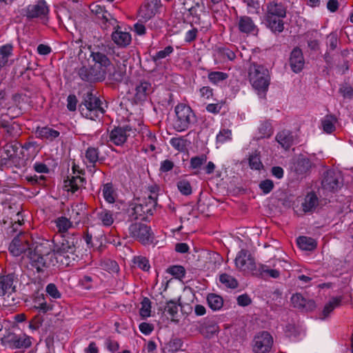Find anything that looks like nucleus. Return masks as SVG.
<instances>
[{"mask_svg":"<svg viewBox=\"0 0 353 353\" xmlns=\"http://www.w3.org/2000/svg\"><path fill=\"white\" fill-rule=\"evenodd\" d=\"M208 78L212 83L216 85L227 79L228 78V74L225 72L219 71L210 72L208 73Z\"/></svg>","mask_w":353,"mask_h":353,"instance_id":"obj_46","label":"nucleus"},{"mask_svg":"<svg viewBox=\"0 0 353 353\" xmlns=\"http://www.w3.org/2000/svg\"><path fill=\"white\" fill-rule=\"evenodd\" d=\"M30 263L32 267L37 270V272H43V268L46 266V261L44 256L36 251L30 252Z\"/></svg>","mask_w":353,"mask_h":353,"instance_id":"obj_31","label":"nucleus"},{"mask_svg":"<svg viewBox=\"0 0 353 353\" xmlns=\"http://www.w3.org/2000/svg\"><path fill=\"white\" fill-rule=\"evenodd\" d=\"M321 184L325 190L333 192L337 191L342 185L341 174L333 170L326 171L324 173Z\"/></svg>","mask_w":353,"mask_h":353,"instance_id":"obj_15","label":"nucleus"},{"mask_svg":"<svg viewBox=\"0 0 353 353\" xmlns=\"http://www.w3.org/2000/svg\"><path fill=\"white\" fill-rule=\"evenodd\" d=\"M84 214L82 207L76 205L72 208L69 219H72L75 223H79L84 216Z\"/></svg>","mask_w":353,"mask_h":353,"instance_id":"obj_49","label":"nucleus"},{"mask_svg":"<svg viewBox=\"0 0 353 353\" xmlns=\"http://www.w3.org/2000/svg\"><path fill=\"white\" fill-rule=\"evenodd\" d=\"M0 128L4 130L3 139L8 141H12L21 135L20 125L7 119L6 115L0 116Z\"/></svg>","mask_w":353,"mask_h":353,"instance_id":"obj_14","label":"nucleus"},{"mask_svg":"<svg viewBox=\"0 0 353 353\" xmlns=\"http://www.w3.org/2000/svg\"><path fill=\"white\" fill-rule=\"evenodd\" d=\"M20 144L16 141H8L3 146V153L5 157L0 159L1 165L8 164H14L19 162V157L17 153Z\"/></svg>","mask_w":353,"mask_h":353,"instance_id":"obj_16","label":"nucleus"},{"mask_svg":"<svg viewBox=\"0 0 353 353\" xmlns=\"http://www.w3.org/2000/svg\"><path fill=\"white\" fill-rule=\"evenodd\" d=\"M130 236L143 245L152 243L153 233L151 228L142 223H134L130 224L128 228Z\"/></svg>","mask_w":353,"mask_h":353,"instance_id":"obj_8","label":"nucleus"},{"mask_svg":"<svg viewBox=\"0 0 353 353\" xmlns=\"http://www.w3.org/2000/svg\"><path fill=\"white\" fill-rule=\"evenodd\" d=\"M342 300L343 297L341 296L332 297L330 301L324 306L322 312L323 316L322 319L327 317L336 307H339L341 305Z\"/></svg>","mask_w":353,"mask_h":353,"instance_id":"obj_34","label":"nucleus"},{"mask_svg":"<svg viewBox=\"0 0 353 353\" xmlns=\"http://www.w3.org/2000/svg\"><path fill=\"white\" fill-rule=\"evenodd\" d=\"M134 263L138 268H139L141 270L145 271V272L149 271V270L150 268V265L149 263V261L145 256H135L134 258Z\"/></svg>","mask_w":353,"mask_h":353,"instance_id":"obj_53","label":"nucleus"},{"mask_svg":"<svg viewBox=\"0 0 353 353\" xmlns=\"http://www.w3.org/2000/svg\"><path fill=\"white\" fill-rule=\"evenodd\" d=\"M157 13V12L153 10L148 4L141 7L139 10V15L145 20L151 19Z\"/></svg>","mask_w":353,"mask_h":353,"instance_id":"obj_57","label":"nucleus"},{"mask_svg":"<svg viewBox=\"0 0 353 353\" xmlns=\"http://www.w3.org/2000/svg\"><path fill=\"white\" fill-rule=\"evenodd\" d=\"M139 330L145 335H149L154 330L152 324L143 322L139 326Z\"/></svg>","mask_w":353,"mask_h":353,"instance_id":"obj_63","label":"nucleus"},{"mask_svg":"<svg viewBox=\"0 0 353 353\" xmlns=\"http://www.w3.org/2000/svg\"><path fill=\"white\" fill-rule=\"evenodd\" d=\"M116 23V27L112 28L114 31L112 33V39L115 44L121 48H125L131 43V34L128 32L121 30V28Z\"/></svg>","mask_w":353,"mask_h":353,"instance_id":"obj_23","label":"nucleus"},{"mask_svg":"<svg viewBox=\"0 0 353 353\" xmlns=\"http://www.w3.org/2000/svg\"><path fill=\"white\" fill-rule=\"evenodd\" d=\"M276 140L283 148L288 150L293 145L294 137L292 132L284 130L277 133Z\"/></svg>","mask_w":353,"mask_h":353,"instance_id":"obj_29","label":"nucleus"},{"mask_svg":"<svg viewBox=\"0 0 353 353\" xmlns=\"http://www.w3.org/2000/svg\"><path fill=\"white\" fill-rule=\"evenodd\" d=\"M133 130L131 126L126 125L123 127H115L110 133V141L116 145H123Z\"/></svg>","mask_w":353,"mask_h":353,"instance_id":"obj_17","label":"nucleus"},{"mask_svg":"<svg viewBox=\"0 0 353 353\" xmlns=\"http://www.w3.org/2000/svg\"><path fill=\"white\" fill-rule=\"evenodd\" d=\"M276 265H273L272 268L269 265H261L259 268V272L262 277L277 279L280 276V271L275 268Z\"/></svg>","mask_w":353,"mask_h":353,"instance_id":"obj_32","label":"nucleus"},{"mask_svg":"<svg viewBox=\"0 0 353 353\" xmlns=\"http://www.w3.org/2000/svg\"><path fill=\"white\" fill-rule=\"evenodd\" d=\"M287 15V6L281 1H272L266 4L264 14L265 26L274 34L284 30L283 19Z\"/></svg>","mask_w":353,"mask_h":353,"instance_id":"obj_3","label":"nucleus"},{"mask_svg":"<svg viewBox=\"0 0 353 353\" xmlns=\"http://www.w3.org/2000/svg\"><path fill=\"white\" fill-rule=\"evenodd\" d=\"M249 165L251 169L260 170L263 168V163L261 161L260 157L257 154H252L249 157Z\"/></svg>","mask_w":353,"mask_h":353,"instance_id":"obj_54","label":"nucleus"},{"mask_svg":"<svg viewBox=\"0 0 353 353\" xmlns=\"http://www.w3.org/2000/svg\"><path fill=\"white\" fill-rule=\"evenodd\" d=\"M85 159L90 164L89 167L94 168L99 161V150L97 148L89 147L85 151Z\"/></svg>","mask_w":353,"mask_h":353,"instance_id":"obj_38","label":"nucleus"},{"mask_svg":"<svg viewBox=\"0 0 353 353\" xmlns=\"http://www.w3.org/2000/svg\"><path fill=\"white\" fill-rule=\"evenodd\" d=\"M174 52V48L171 46H166L163 50L158 51L152 59L154 62L169 57Z\"/></svg>","mask_w":353,"mask_h":353,"instance_id":"obj_51","label":"nucleus"},{"mask_svg":"<svg viewBox=\"0 0 353 353\" xmlns=\"http://www.w3.org/2000/svg\"><path fill=\"white\" fill-rule=\"evenodd\" d=\"M174 111L176 119L174 128L177 132L185 131L196 122V115L189 105L179 103L175 107Z\"/></svg>","mask_w":353,"mask_h":353,"instance_id":"obj_7","label":"nucleus"},{"mask_svg":"<svg viewBox=\"0 0 353 353\" xmlns=\"http://www.w3.org/2000/svg\"><path fill=\"white\" fill-rule=\"evenodd\" d=\"M102 266L110 273H117L119 271V266L115 261L107 260L103 262Z\"/></svg>","mask_w":353,"mask_h":353,"instance_id":"obj_58","label":"nucleus"},{"mask_svg":"<svg viewBox=\"0 0 353 353\" xmlns=\"http://www.w3.org/2000/svg\"><path fill=\"white\" fill-rule=\"evenodd\" d=\"M18 281L14 273L0 276V296L9 298L16 292Z\"/></svg>","mask_w":353,"mask_h":353,"instance_id":"obj_12","label":"nucleus"},{"mask_svg":"<svg viewBox=\"0 0 353 353\" xmlns=\"http://www.w3.org/2000/svg\"><path fill=\"white\" fill-rule=\"evenodd\" d=\"M77 99L74 94H70L67 98V108L70 111H74L77 109Z\"/></svg>","mask_w":353,"mask_h":353,"instance_id":"obj_61","label":"nucleus"},{"mask_svg":"<svg viewBox=\"0 0 353 353\" xmlns=\"http://www.w3.org/2000/svg\"><path fill=\"white\" fill-rule=\"evenodd\" d=\"M289 63L292 70L295 73H298L303 70L305 61L302 50L299 48L296 47L291 52Z\"/></svg>","mask_w":353,"mask_h":353,"instance_id":"obj_21","label":"nucleus"},{"mask_svg":"<svg viewBox=\"0 0 353 353\" xmlns=\"http://www.w3.org/2000/svg\"><path fill=\"white\" fill-rule=\"evenodd\" d=\"M1 343L11 349H27L32 345L31 337L25 334L9 333L1 339Z\"/></svg>","mask_w":353,"mask_h":353,"instance_id":"obj_11","label":"nucleus"},{"mask_svg":"<svg viewBox=\"0 0 353 353\" xmlns=\"http://www.w3.org/2000/svg\"><path fill=\"white\" fill-rule=\"evenodd\" d=\"M198 30L196 28H193L191 30L186 32L185 34L184 40L187 43H191L194 41L197 37Z\"/></svg>","mask_w":353,"mask_h":353,"instance_id":"obj_60","label":"nucleus"},{"mask_svg":"<svg viewBox=\"0 0 353 353\" xmlns=\"http://www.w3.org/2000/svg\"><path fill=\"white\" fill-rule=\"evenodd\" d=\"M207 301L209 307L214 311L221 310L223 305V298L214 293H211L208 295Z\"/></svg>","mask_w":353,"mask_h":353,"instance_id":"obj_36","label":"nucleus"},{"mask_svg":"<svg viewBox=\"0 0 353 353\" xmlns=\"http://www.w3.org/2000/svg\"><path fill=\"white\" fill-rule=\"evenodd\" d=\"M249 79L252 87L259 94L266 93L270 81L269 70L266 68L261 65L253 64L250 68Z\"/></svg>","mask_w":353,"mask_h":353,"instance_id":"obj_6","label":"nucleus"},{"mask_svg":"<svg viewBox=\"0 0 353 353\" xmlns=\"http://www.w3.org/2000/svg\"><path fill=\"white\" fill-rule=\"evenodd\" d=\"M237 304L240 306L245 307L252 303L250 297L247 294L239 295L236 299Z\"/></svg>","mask_w":353,"mask_h":353,"instance_id":"obj_62","label":"nucleus"},{"mask_svg":"<svg viewBox=\"0 0 353 353\" xmlns=\"http://www.w3.org/2000/svg\"><path fill=\"white\" fill-rule=\"evenodd\" d=\"M219 281L225 287L234 289L238 287V281L232 276L223 273L219 276Z\"/></svg>","mask_w":353,"mask_h":353,"instance_id":"obj_42","label":"nucleus"},{"mask_svg":"<svg viewBox=\"0 0 353 353\" xmlns=\"http://www.w3.org/2000/svg\"><path fill=\"white\" fill-rule=\"evenodd\" d=\"M296 241L299 247L303 250L312 251L316 247V241L311 237L299 236Z\"/></svg>","mask_w":353,"mask_h":353,"instance_id":"obj_35","label":"nucleus"},{"mask_svg":"<svg viewBox=\"0 0 353 353\" xmlns=\"http://www.w3.org/2000/svg\"><path fill=\"white\" fill-rule=\"evenodd\" d=\"M93 214L97 223L103 227H110L114 221V212L103 208L96 209Z\"/></svg>","mask_w":353,"mask_h":353,"instance_id":"obj_20","label":"nucleus"},{"mask_svg":"<svg viewBox=\"0 0 353 353\" xmlns=\"http://www.w3.org/2000/svg\"><path fill=\"white\" fill-rule=\"evenodd\" d=\"M29 250H30L29 242L21 235L15 236L8 248L9 252L14 256H19Z\"/></svg>","mask_w":353,"mask_h":353,"instance_id":"obj_19","label":"nucleus"},{"mask_svg":"<svg viewBox=\"0 0 353 353\" xmlns=\"http://www.w3.org/2000/svg\"><path fill=\"white\" fill-rule=\"evenodd\" d=\"M273 134V129L270 123L264 121L259 127L258 139L270 138Z\"/></svg>","mask_w":353,"mask_h":353,"instance_id":"obj_41","label":"nucleus"},{"mask_svg":"<svg viewBox=\"0 0 353 353\" xmlns=\"http://www.w3.org/2000/svg\"><path fill=\"white\" fill-rule=\"evenodd\" d=\"M318 205V198L314 192L307 194L302 203L303 210L305 212H312Z\"/></svg>","mask_w":353,"mask_h":353,"instance_id":"obj_33","label":"nucleus"},{"mask_svg":"<svg viewBox=\"0 0 353 353\" xmlns=\"http://www.w3.org/2000/svg\"><path fill=\"white\" fill-rule=\"evenodd\" d=\"M79 110L83 117L94 121L105 112L102 106V101L91 91H88L83 94V100L79 106Z\"/></svg>","mask_w":353,"mask_h":353,"instance_id":"obj_4","label":"nucleus"},{"mask_svg":"<svg viewBox=\"0 0 353 353\" xmlns=\"http://www.w3.org/2000/svg\"><path fill=\"white\" fill-rule=\"evenodd\" d=\"M46 292L48 295L54 299H59L61 297V294L57 287L54 283H49L46 288Z\"/></svg>","mask_w":353,"mask_h":353,"instance_id":"obj_55","label":"nucleus"},{"mask_svg":"<svg viewBox=\"0 0 353 353\" xmlns=\"http://www.w3.org/2000/svg\"><path fill=\"white\" fill-rule=\"evenodd\" d=\"M238 28L242 33L251 34L258 32L257 26L255 25L251 17L241 16L238 19Z\"/></svg>","mask_w":353,"mask_h":353,"instance_id":"obj_26","label":"nucleus"},{"mask_svg":"<svg viewBox=\"0 0 353 353\" xmlns=\"http://www.w3.org/2000/svg\"><path fill=\"white\" fill-rule=\"evenodd\" d=\"M36 133L37 134L38 137L50 141H54L60 136L59 131L48 126L37 128Z\"/></svg>","mask_w":353,"mask_h":353,"instance_id":"obj_30","label":"nucleus"},{"mask_svg":"<svg viewBox=\"0 0 353 353\" xmlns=\"http://www.w3.org/2000/svg\"><path fill=\"white\" fill-rule=\"evenodd\" d=\"M208 157L205 154L193 157L190 161V168L194 170V174H198L202 165L207 162Z\"/></svg>","mask_w":353,"mask_h":353,"instance_id":"obj_37","label":"nucleus"},{"mask_svg":"<svg viewBox=\"0 0 353 353\" xmlns=\"http://www.w3.org/2000/svg\"><path fill=\"white\" fill-rule=\"evenodd\" d=\"M49 8L44 0H39L34 4L27 6L26 16L29 19L43 17L48 15Z\"/></svg>","mask_w":353,"mask_h":353,"instance_id":"obj_18","label":"nucleus"},{"mask_svg":"<svg viewBox=\"0 0 353 353\" xmlns=\"http://www.w3.org/2000/svg\"><path fill=\"white\" fill-rule=\"evenodd\" d=\"M311 167L310 161L307 158L299 159L296 163L295 170L299 174L305 173Z\"/></svg>","mask_w":353,"mask_h":353,"instance_id":"obj_47","label":"nucleus"},{"mask_svg":"<svg viewBox=\"0 0 353 353\" xmlns=\"http://www.w3.org/2000/svg\"><path fill=\"white\" fill-rule=\"evenodd\" d=\"M56 227V234H70L68 230L72 227V222L65 216H61L52 221Z\"/></svg>","mask_w":353,"mask_h":353,"instance_id":"obj_28","label":"nucleus"},{"mask_svg":"<svg viewBox=\"0 0 353 353\" xmlns=\"http://www.w3.org/2000/svg\"><path fill=\"white\" fill-rule=\"evenodd\" d=\"M199 93L201 97L208 99L213 95V89L210 86H203L199 89Z\"/></svg>","mask_w":353,"mask_h":353,"instance_id":"obj_64","label":"nucleus"},{"mask_svg":"<svg viewBox=\"0 0 353 353\" xmlns=\"http://www.w3.org/2000/svg\"><path fill=\"white\" fill-rule=\"evenodd\" d=\"M274 182L270 179L263 180L259 184V188L264 194H269L274 189Z\"/></svg>","mask_w":353,"mask_h":353,"instance_id":"obj_56","label":"nucleus"},{"mask_svg":"<svg viewBox=\"0 0 353 353\" xmlns=\"http://www.w3.org/2000/svg\"><path fill=\"white\" fill-rule=\"evenodd\" d=\"M180 303H177L174 300H170L166 302V305L164 307L163 312L167 313L171 318L172 321L174 320L178 314V307Z\"/></svg>","mask_w":353,"mask_h":353,"instance_id":"obj_40","label":"nucleus"},{"mask_svg":"<svg viewBox=\"0 0 353 353\" xmlns=\"http://www.w3.org/2000/svg\"><path fill=\"white\" fill-rule=\"evenodd\" d=\"M154 91V85L150 81L142 79L137 81L134 88V101L136 103L146 101Z\"/></svg>","mask_w":353,"mask_h":353,"instance_id":"obj_10","label":"nucleus"},{"mask_svg":"<svg viewBox=\"0 0 353 353\" xmlns=\"http://www.w3.org/2000/svg\"><path fill=\"white\" fill-rule=\"evenodd\" d=\"M171 145L179 152H183L186 148V140L182 137H173L170 139Z\"/></svg>","mask_w":353,"mask_h":353,"instance_id":"obj_52","label":"nucleus"},{"mask_svg":"<svg viewBox=\"0 0 353 353\" xmlns=\"http://www.w3.org/2000/svg\"><path fill=\"white\" fill-rule=\"evenodd\" d=\"M157 205V196L149 195L148 197L137 199L131 204L130 216L132 219L146 220L153 214Z\"/></svg>","mask_w":353,"mask_h":353,"instance_id":"obj_5","label":"nucleus"},{"mask_svg":"<svg viewBox=\"0 0 353 353\" xmlns=\"http://www.w3.org/2000/svg\"><path fill=\"white\" fill-rule=\"evenodd\" d=\"M232 139V130L228 128H222L217 134L216 137V143L223 144L230 141Z\"/></svg>","mask_w":353,"mask_h":353,"instance_id":"obj_44","label":"nucleus"},{"mask_svg":"<svg viewBox=\"0 0 353 353\" xmlns=\"http://www.w3.org/2000/svg\"><path fill=\"white\" fill-rule=\"evenodd\" d=\"M235 265L240 270L250 269L253 265V260L250 258L246 250L239 251L235 258Z\"/></svg>","mask_w":353,"mask_h":353,"instance_id":"obj_25","label":"nucleus"},{"mask_svg":"<svg viewBox=\"0 0 353 353\" xmlns=\"http://www.w3.org/2000/svg\"><path fill=\"white\" fill-rule=\"evenodd\" d=\"M273 344V338L265 331L259 332L253 341V352L254 353H268Z\"/></svg>","mask_w":353,"mask_h":353,"instance_id":"obj_13","label":"nucleus"},{"mask_svg":"<svg viewBox=\"0 0 353 353\" xmlns=\"http://www.w3.org/2000/svg\"><path fill=\"white\" fill-rule=\"evenodd\" d=\"M102 194L104 199L109 203H113L115 201L116 194L111 183H107L103 185Z\"/></svg>","mask_w":353,"mask_h":353,"instance_id":"obj_39","label":"nucleus"},{"mask_svg":"<svg viewBox=\"0 0 353 353\" xmlns=\"http://www.w3.org/2000/svg\"><path fill=\"white\" fill-rule=\"evenodd\" d=\"M85 184V180L83 177L80 176H68L67 179L63 181V188L65 191L74 193L83 188Z\"/></svg>","mask_w":353,"mask_h":353,"instance_id":"obj_24","label":"nucleus"},{"mask_svg":"<svg viewBox=\"0 0 353 353\" xmlns=\"http://www.w3.org/2000/svg\"><path fill=\"white\" fill-rule=\"evenodd\" d=\"M91 12L96 16L97 22L103 29L107 30L116 27L117 20L107 11L103 6L92 3L90 6Z\"/></svg>","mask_w":353,"mask_h":353,"instance_id":"obj_9","label":"nucleus"},{"mask_svg":"<svg viewBox=\"0 0 353 353\" xmlns=\"http://www.w3.org/2000/svg\"><path fill=\"white\" fill-rule=\"evenodd\" d=\"M335 117H334L333 116H327L322 121V128L323 131L328 134L334 132L335 130Z\"/></svg>","mask_w":353,"mask_h":353,"instance_id":"obj_48","label":"nucleus"},{"mask_svg":"<svg viewBox=\"0 0 353 353\" xmlns=\"http://www.w3.org/2000/svg\"><path fill=\"white\" fill-rule=\"evenodd\" d=\"M166 272L173 276L175 279H182L185 275V270L182 265H172L167 270Z\"/></svg>","mask_w":353,"mask_h":353,"instance_id":"obj_45","label":"nucleus"},{"mask_svg":"<svg viewBox=\"0 0 353 353\" xmlns=\"http://www.w3.org/2000/svg\"><path fill=\"white\" fill-rule=\"evenodd\" d=\"M141 307L139 310L141 316L143 319L149 317L151 312V301L147 298L144 297L141 302Z\"/></svg>","mask_w":353,"mask_h":353,"instance_id":"obj_50","label":"nucleus"},{"mask_svg":"<svg viewBox=\"0 0 353 353\" xmlns=\"http://www.w3.org/2000/svg\"><path fill=\"white\" fill-rule=\"evenodd\" d=\"M285 332L289 337L296 336L299 333L298 327L294 324L291 323L285 326Z\"/></svg>","mask_w":353,"mask_h":353,"instance_id":"obj_59","label":"nucleus"},{"mask_svg":"<svg viewBox=\"0 0 353 353\" xmlns=\"http://www.w3.org/2000/svg\"><path fill=\"white\" fill-rule=\"evenodd\" d=\"M291 301L294 307L303 312L312 311L316 307V303L313 300L306 299L299 293L293 294Z\"/></svg>","mask_w":353,"mask_h":353,"instance_id":"obj_22","label":"nucleus"},{"mask_svg":"<svg viewBox=\"0 0 353 353\" xmlns=\"http://www.w3.org/2000/svg\"><path fill=\"white\" fill-rule=\"evenodd\" d=\"M110 50L108 46L94 49L90 54V58L94 62L92 68L103 80L108 77L109 79L120 81L123 76L121 72L115 70L114 65L108 57Z\"/></svg>","mask_w":353,"mask_h":353,"instance_id":"obj_2","label":"nucleus"},{"mask_svg":"<svg viewBox=\"0 0 353 353\" xmlns=\"http://www.w3.org/2000/svg\"><path fill=\"white\" fill-rule=\"evenodd\" d=\"M54 254L57 261L61 264L68 266L72 263L77 256L76 244L78 242V237L74 233L68 234H55L53 237Z\"/></svg>","mask_w":353,"mask_h":353,"instance_id":"obj_1","label":"nucleus"},{"mask_svg":"<svg viewBox=\"0 0 353 353\" xmlns=\"http://www.w3.org/2000/svg\"><path fill=\"white\" fill-rule=\"evenodd\" d=\"M176 186L181 194L189 196L192 193V188L190 181L185 179H181L176 183Z\"/></svg>","mask_w":353,"mask_h":353,"instance_id":"obj_43","label":"nucleus"},{"mask_svg":"<svg viewBox=\"0 0 353 353\" xmlns=\"http://www.w3.org/2000/svg\"><path fill=\"white\" fill-rule=\"evenodd\" d=\"M79 77L85 81H103L101 77L99 76L95 70H93L92 66L90 68L85 66L81 67L78 72Z\"/></svg>","mask_w":353,"mask_h":353,"instance_id":"obj_27","label":"nucleus"}]
</instances>
